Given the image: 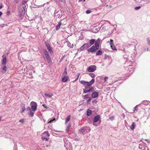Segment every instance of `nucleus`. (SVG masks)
Instances as JSON below:
<instances>
[{"label":"nucleus","mask_w":150,"mask_h":150,"mask_svg":"<svg viewBox=\"0 0 150 150\" xmlns=\"http://www.w3.org/2000/svg\"><path fill=\"white\" fill-rule=\"evenodd\" d=\"M91 129L88 127H83L79 130V132L81 134L84 135L87 132L90 131Z\"/></svg>","instance_id":"f257e3e1"},{"label":"nucleus","mask_w":150,"mask_h":150,"mask_svg":"<svg viewBox=\"0 0 150 150\" xmlns=\"http://www.w3.org/2000/svg\"><path fill=\"white\" fill-rule=\"evenodd\" d=\"M94 82L95 79H92L89 82L82 80L80 81V83L84 86L86 88H87L88 86L91 85L94 83Z\"/></svg>","instance_id":"f03ea898"},{"label":"nucleus","mask_w":150,"mask_h":150,"mask_svg":"<svg viewBox=\"0 0 150 150\" xmlns=\"http://www.w3.org/2000/svg\"><path fill=\"white\" fill-rule=\"evenodd\" d=\"M31 106V108L32 110L35 111L36 110L37 105V103L34 102L32 101L30 103Z\"/></svg>","instance_id":"7ed1b4c3"},{"label":"nucleus","mask_w":150,"mask_h":150,"mask_svg":"<svg viewBox=\"0 0 150 150\" xmlns=\"http://www.w3.org/2000/svg\"><path fill=\"white\" fill-rule=\"evenodd\" d=\"M91 46L89 43L84 44L80 48L81 51L85 49H86Z\"/></svg>","instance_id":"20e7f679"},{"label":"nucleus","mask_w":150,"mask_h":150,"mask_svg":"<svg viewBox=\"0 0 150 150\" xmlns=\"http://www.w3.org/2000/svg\"><path fill=\"white\" fill-rule=\"evenodd\" d=\"M96 69V67L94 65H91L89 66L87 70L89 72H93L95 71Z\"/></svg>","instance_id":"39448f33"},{"label":"nucleus","mask_w":150,"mask_h":150,"mask_svg":"<svg viewBox=\"0 0 150 150\" xmlns=\"http://www.w3.org/2000/svg\"><path fill=\"white\" fill-rule=\"evenodd\" d=\"M113 40L111 39L110 40V47L112 50H117V49L115 47L113 43Z\"/></svg>","instance_id":"423d86ee"},{"label":"nucleus","mask_w":150,"mask_h":150,"mask_svg":"<svg viewBox=\"0 0 150 150\" xmlns=\"http://www.w3.org/2000/svg\"><path fill=\"white\" fill-rule=\"evenodd\" d=\"M95 47L94 46H93L91 47L90 48H89L87 50V51L88 52H93L95 51L96 50V49H95Z\"/></svg>","instance_id":"0eeeda50"},{"label":"nucleus","mask_w":150,"mask_h":150,"mask_svg":"<svg viewBox=\"0 0 150 150\" xmlns=\"http://www.w3.org/2000/svg\"><path fill=\"white\" fill-rule=\"evenodd\" d=\"M98 94L97 92H94L91 94V97L92 98H94L98 96Z\"/></svg>","instance_id":"6e6552de"},{"label":"nucleus","mask_w":150,"mask_h":150,"mask_svg":"<svg viewBox=\"0 0 150 150\" xmlns=\"http://www.w3.org/2000/svg\"><path fill=\"white\" fill-rule=\"evenodd\" d=\"M45 96L48 98H50L53 95V94L50 92H48L45 93Z\"/></svg>","instance_id":"1a4fd4ad"},{"label":"nucleus","mask_w":150,"mask_h":150,"mask_svg":"<svg viewBox=\"0 0 150 150\" xmlns=\"http://www.w3.org/2000/svg\"><path fill=\"white\" fill-rule=\"evenodd\" d=\"M100 118V116L99 115H98L95 117L93 118V122H96L99 120Z\"/></svg>","instance_id":"9d476101"},{"label":"nucleus","mask_w":150,"mask_h":150,"mask_svg":"<svg viewBox=\"0 0 150 150\" xmlns=\"http://www.w3.org/2000/svg\"><path fill=\"white\" fill-rule=\"evenodd\" d=\"M50 136L49 133L47 132H45L42 134V136L45 137H48Z\"/></svg>","instance_id":"9b49d317"},{"label":"nucleus","mask_w":150,"mask_h":150,"mask_svg":"<svg viewBox=\"0 0 150 150\" xmlns=\"http://www.w3.org/2000/svg\"><path fill=\"white\" fill-rule=\"evenodd\" d=\"M68 77L67 76H64L62 78V81L63 82H67L68 79Z\"/></svg>","instance_id":"f8f14e48"},{"label":"nucleus","mask_w":150,"mask_h":150,"mask_svg":"<svg viewBox=\"0 0 150 150\" xmlns=\"http://www.w3.org/2000/svg\"><path fill=\"white\" fill-rule=\"evenodd\" d=\"M6 57H5L2 59V64L3 65H5L6 63Z\"/></svg>","instance_id":"ddd939ff"},{"label":"nucleus","mask_w":150,"mask_h":150,"mask_svg":"<svg viewBox=\"0 0 150 150\" xmlns=\"http://www.w3.org/2000/svg\"><path fill=\"white\" fill-rule=\"evenodd\" d=\"M45 56V57L46 59L47 60L48 63H50L51 61V60L50 57L49 56V55H47Z\"/></svg>","instance_id":"4468645a"},{"label":"nucleus","mask_w":150,"mask_h":150,"mask_svg":"<svg viewBox=\"0 0 150 150\" xmlns=\"http://www.w3.org/2000/svg\"><path fill=\"white\" fill-rule=\"evenodd\" d=\"M7 71L6 67V66H4L3 69L1 71V72L3 73H5Z\"/></svg>","instance_id":"2eb2a0df"},{"label":"nucleus","mask_w":150,"mask_h":150,"mask_svg":"<svg viewBox=\"0 0 150 150\" xmlns=\"http://www.w3.org/2000/svg\"><path fill=\"white\" fill-rule=\"evenodd\" d=\"M136 126L134 122H133L132 125L130 127V128L132 130H133Z\"/></svg>","instance_id":"dca6fc26"},{"label":"nucleus","mask_w":150,"mask_h":150,"mask_svg":"<svg viewBox=\"0 0 150 150\" xmlns=\"http://www.w3.org/2000/svg\"><path fill=\"white\" fill-rule=\"evenodd\" d=\"M92 113V111L90 110H88L87 111V115L88 116H90Z\"/></svg>","instance_id":"f3484780"},{"label":"nucleus","mask_w":150,"mask_h":150,"mask_svg":"<svg viewBox=\"0 0 150 150\" xmlns=\"http://www.w3.org/2000/svg\"><path fill=\"white\" fill-rule=\"evenodd\" d=\"M95 49L98 50L99 49V44L98 42H96L95 44Z\"/></svg>","instance_id":"a211bd4d"},{"label":"nucleus","mask_w":150,"mask_h":150,"mask_svg":"<svg viewBox=\"0 0 150 150\" xmlns=\"http://www.w3.org/2000/svg\"><path fill=\"white\" fill-rule=\"evenodd\" d=\"M70 117L71 116L70 115L67 116L65 120V123L67 124L69 121Z\"/></svg>","instance_id":"6ab92c4d"},{"label":"nucleus","mask_w":150,"mask_h":150,"mask_svg":"<svg viewBox=\"0 0 150 150\" xmlns=\"http://www.w3.org/2000/svg\"><path fill=\"white\" fill-rule=\"evenodd\" d=\"M61 25V23L59 22L58 25L56 26V29L57 30H58L60 28V27Z\"/></svg>","instance_id":"aec40b11"},{"label":"nucleus","mask_w":150,"mask_h":150,"mask_svg":"<svg viewBox=\"0 0 150 150\" xmlns=\"http://www.w3.org/2000/svg\"><path fill=\"white\" fill-rule=\"evenodd\" d=\"M47 137H45L44 136H42L41 137L42 139L43 140H45L46 141H48L49 140V138H47Z\"/></svg>","instance_id":"412c9836"},{"label":"nucleus","mask_w":150,"mask_h":150,"mask_svg":"<svg viewBox=\"0 0 150 150\" xmlns=\"http://www.w3.org/2000/svg\"><path fill=\"white\" fill-rule=\"evenodd\" d=\"M95 41V40L94 39H91L90 41V44L91 45V46L94 44V42Z\"/></svg>","instance_id":"4be33fe9"},{"label":"nucleus","mask_w":150,"mask_h":150,"mask_svg":"<svg viewBox=\"0 0 150 150\" xmlns=\"http://www.w3.org/2000/svg\"><path fill=\"white\" fill-rule=\"evenodd\" d=\"M102 52L100 50L98 51L96 53V55H100L102 54Z\"/></svg>","instance_id":"5701e85b"},{"label":"nucleus","mask_w":150,"mask_h":150,"mask_svg":"<svg viewBox=\"0 0 150 150\" xmlns=\"http://www.w3.org/2000/svg\"><path fill=\"white\" fill-rule=\"evenodd\" d=\"M71 125L70 124L69 125L67 126V128L66 129V131L67 132H69V129H70V127H71Z\"/></svg>","instance_id":"b1692460"},{"label":"nucleus","mask_w":150,"mask_h":150,"mask_svg":"<svg viewBox=\"0 0 150 150\" xmlns=\"http://www.w3.org/2000/svg\"><path fill=\"white\" fill-rule=\"evenodd\" d=\"M67 72L66 71V68L65 69L64 71V72H63L62 75L63 76H67Z\"/></svg>","instance_id":"393cba45"},{"label":"nucleus","mask_w":150,"mask_h":150,"mask_svg":"<svg viewBox=\"0 0 150 150\" xmlns=\"http://www.w3.org/2000/svg\"><path fill=\"white\" fill-rule=\"evenodd\" d=\"M89 95H88V94L85 95L83 96V99L88 98H89Z\"/></svg>","instance_id":"a878e982"},{"label":"nucleus","mask_w":150,"mask_h":150,"mask_svg":"<svg viewBox=\"0 0 150 150\" xmlns=\"http://www.w3.org/2000/svg\"><path fill=\"white\" fill-rule=\"evenodd\" d=\"M94 87H92L90 88L89 90H88L89 92L93 91H94Z\"/></svg>","instance_id":"bb28decb"},{"label":"nucleus","mask_w":150,"mask_h":150,"mask_svg":"<svg viewBox=\"0 0 150 150\" xmlns=\"http://www.w3.org/2000/svg\"><path fill=\"white\" fill-rule=\"evenodd\" d=\"M44 52L45 56L49 55V54L46 50H44Z\"/></svg>","instance_id":"cd10ccee"},{"label":"nucleus","mask_w":150,"mask_h":150,"mask_svg":"<svg viewBox=\"0 0 150 150\" xmlns=\"http://www.w3.org/2000/svg\"><path fill=\"white\" fill-rule=\"evenodd\" d=\"M47 49L49 51L51 52H52V51L51 49V47L50 45H48L47 47Z\"/></svg>","instance_id":"c85d7f7f"},{"label":"nucleus","mask_w":150,"mask_h":150,"mask_svg":"<svg viewBox=\"0 0 150 150\" xmlns=\"http://www.w3.org/2000/svg\"><path fill=\"white\" fill-rule=\"evenodd\" d=\"M89 75L92 78H94L95 76V75L93 73L89 74Z\"/></svg>","instance_id":"c756f323"},{"label":"nucleus","mask_w":150,"mask_h":150,"mask_svg":"<svg viewBox=\"0 0 150 150\" xmlns=\"http://www.w3.org/2000/svg\"><path fill=\"white\" fill-rule=\"evenodd\" d=\"M25 110V107L24 106H23L22 107V110L21 111V112L22 113Z\"/></svg>","instance_id":"7c9ffc66"},{"label":"nucleus","mask_w":150,"mask_h":150,"mask_svg":"<svg viewBox=\"0 0 150 150\" xmlns=\"http://www.w3.org/2000/svg\"><path fill=\"white\" fill-rule=\"evenodd\" d=\"M91 100H92V98L90 97H89L88 98V99L87 100V103H89V102Z\"/></svg>","instance_id":"2f4dec72"},{"label":"nucleus","mask_w":150,"mask_h":150,"mask_svg":"<svg viewBox=\"0 0 150 150\" xmlns=\"http://www.w3.org/2000/svg\"><path fill=\"white\" fill-rule=\"evenodd\" d=\"M34 115V113L32 112H30L29 114V115L31 117H33Z\"/></svg>","instance_id":"473e14b6"},{"label":"nucleus","mask_w":150,"mask_h":150,"mask_svg":"<svg viewBox=\"0 0 150 150\" xmlns=\"http://www.w3.org/2000/svg\"><path fill=\"white\" fill-rule=\"evenodd\" d=\"M141 8L140 6H138L135 8V9L136 10H138Z\"/></svg>","instance_id":"72a5a7b5"},{"label":"nucleus","mask_w":150,"mask_h":150,"mask_svg":"<svg viewBox=\"0 0 150 150\" xmlns=\"http://www.w3.org/2000/svg\"><path fill=\"white\" fill-rule=\"evenodd\" d=\"M100 30V28H95V30H96L95 32H98Z\"/></svg>","instance_id":"f704fd0d"},{"label":"nucleus","mask_w":150,"mask_h":150,"mask_svg":"<svg viewBox=\"0 0 150 150\" xmlns=\"http://www.w3.org/2000/svg\"><path fill=\"white\" fill-rule=\"evenodd\" d=\"M91 11L89 10H88L86 11V13L87 14L89 13H91Z\"/></svg>","instance_id":"c9c22d12"},{"label":"nucleus","mask_w":150,"mask_h":150,"mask_svg":"<svg viewBox=\"0 0 150 150\" xmlns=\"http://www.w3.org/2000/svg\"><path fill=\"white\" fill-rule=\"evenodd\" d=\"M108 77H105L104 79V80L105 81V82H106L107 80H108Z\"/></svg>","instance_id":"e433bc0d"},{"label":"nucleus","mask_w":150,"mask_h":150,"mask_svg":"<svg viewBox=\"0 0 150 150\" xmlns=\"http://www.w3.org/2000/svg\"><path fill=\"white\" fill-rule=\"evenodd\" d=\"M88 92H89L88 90H84L83 91V93H87Z\"/></svg>","instance_id":"4c0bfd02"},{"label":"nucleus","mask_w":150,"mask_h":150,"mask_svg":"<svg viewBox=\"0 0 150 150\" xmlns=\"http://www.w3.org/2000/svg\"><path fill=\"white\" fill-rule=\"evenodd\" d=\"M19 122L23 123L24 122V120L23 119H21L19 121Z\"/></svg>","instance_id":"58836bf2"},{"label":"nucleus","mask_w":150,"mask_h":150,"mask_svg":"<svg viewBox=\"0 0 150 150\" xmlns=\"http://www.w3.org/2000/svg\"><path fill=\"white\" fill-rule=\"evenodd\" d=\"M80 75V73H78V76H77V79H76V80H78V78H79V76Z\"/></svg>","instance_id":"ea45409f"},{"label":"nucleus","mask_w":150,"mask_h":150,"mask_svg":"<svg viewBox=\"0 0 150 150\" xmlns=\"http://www.w3.org/2000/svg\"><path fill=\"white\" fill-rule=\"evenodd\" d=\"M100 123H99L98 125H96L95 123H93V125L95 126H97Z\"/></svg>","instance_id":"a19ab883"},{"label":"nucleus","mask_w":150,"mask_h":150,"mask_svg":"<svg viewBox=\"0 0 150 150\" xmlns=\"http://www.w3.org/2000/svg\"><path fill=\"white\" fill-rule=\"evenodd\" d=\"M53 120H51L48 123H51Z\"/></svg>","instance_id":"79ce46f5"},{"label":"nucleus","mask_w":150,"mask_h":150,"mask_svg":"<svg viewBox=\"0 0 150 150\" xmlns=\"http://www.w3.org/2000/svg\"><path fill=\"white\" fill-rule=\"evenodd\" d=\"M15 1L16 3H18L19 2L18 0H15Z\"/></svg>","instance_id":"37998d69"},{"label":"nucleus","mask_w":150,"mask_h":150,"mask_svg":"<svg viewBox=\"0 0 150 150\" xmlns=\"http://www.w3.org/2000/svg\"><path fill=\"white\" fill-rule=\"evenodd\" d=\"M2 12L0 11V16H1L2 15Z\"/></svg>","instance_id":"c03bdc74"},{"label":"nucleus","mask_w":150,"mask_h":150,"mask_svg":"<svg viewBox=\"0 0 150 150\" xmlns=\"http://www.w3.org/2000/svg\"><path fill=\"white\" fill-rule=\"evenodd\" d=\"M23 9L25 11V9L26 6H23Z\"/></svg>","instance_id":"a18cd8bd"},{"label":"nucleus","mask_w":150,"mask_h":150,"mask_svg":"<svg viewBox=\"0 0 150 150\" xmlns=\"http://www.w3.org/2000/svg\"><path fill=\"white\" fill-rule=\"evenodd\" d=\"M25 2H25V1H23V2L22 4H23V5H24V4H25Z\"/></svg>","instance_id":"49530a36"},{"label":"nucleus","mask_w":150,"mask_h":150,"mask_svg":"<svg viewBox=\"0 0 150 150\" xmlns=\"http://www.w3.org/2000/svg\"><path fill=\"white\" fill-rule=\"evenodd\" d=\"M64 56H63V57L60 60H62V59L64 58Z\"/></svg>","instance_id":"de8ad7c7"},{"label":"nucleus","mask_w":150,"mask_h":150,"mask_svg":"<svg viewBox=\"0 0 150 150\" xmlns=\"http://www.w3.org/2000/svg\"><path fill=\"white\" fill-rule=\"evenodd\" d=\"M2 7V5H1V6H0V8H1Z\"/></svg>","instance_id":"09e8293b"},{"label":"nucleus","mask_w":150,"mask_h":150,"mask_svg":"<svg viewBox=\"0 0 150 150\" xmlns=\"http://www.w3.org/2000/svg\"><path fill=\"white\" fill-rule=\"evenodd\" d=\"M60 2H62V0H59Z\"/></svg>","instance_id":"8fccbe9b"},{"label":"nucleus","mask_w":150,"mask_h":150,"mask_svg":"<svg viewBox=\"0 0 150 150\" xmlns=\"http://www.w3.org/2000/svg\"><path fill=\"white\" fill-rule=\"evenodd\" d=\"M46 45L47 47L48 46V45H49V44H46Z\"/></svg>","instance_id":"3c124183"},{"label":"nucleus","mask_w":150,"mask_h":150,"mask_svg":"<svg viewBox=\"0 0 150 150\" xmlns=\"http://www.w3.org/2000/svg\"><path fill=\"white\" fill-rule=\"evenodd\" d=\"M136 106H135V107H134V109H136Z\"/></svg>","instance_id":"603ef678"},{"label":"nucleus","mask_w":150,"mask_h":150,"mask_svg":"<svg viewBox=\"0 0 150 150\" xmlns=\"http://www.w3.org/2000/svg\"><path fill=\"white\" fill-rule=\"evenodd\" d=\"M43 106H44V107H45V105H43Z\"/></svg>","instance_id":"864d4df0"},{"label":"nucleus","mask_w":150,"mask_h":150,"mask_svg":"<svg viewBox=\"0 0 150 150\" xmlns=\"http://www.w3.org/2000/svg\"><path fill=\"white\" fill-rule=\"evenodd\" d=\"M46 146H48V145H46Z\"/></svg>","instance_id":"5fc2aeb1"},{"label":"nucleus","mask_w":150,"mask_h":150,"mask_svg":"<svg viewBox=\"0 0 150 150\" xmlns=\"http://www.w3.org/2000/svg\"><path fill=\"white\" fill-rule=\"evenodd\" d=\"M1 120V118H0V121Z\"/></svg>","instance_id":"6e6d98bb"},{"label":"nucleus","mask_w":150,"mask_h":150,"mask_svg":"<svg viewBox=\"0 0 150 150\" xmlns=\"http://www.w3.org/2000/svg\"><path fill=\"white\" fill-rule=\"evenodd\" d=\"M28 108H29V109H30V108L29 107H28Z\"/></svg>","instance_id":"4d7b16f0"},{"label":"nucleus","mask_w":150,"mask_h":150,"mask_svg":"<svg viewBox=\"0 0 150 150\" xmlns=\"http://www.w3.org/2000/svg\"><path fill=\"white\" fill-rule=\"evenodd\" d=\"M75 140H77L76 139H75Z\"/></svg>","instance_id":"13d9d810"},{"label":"nucleus","mask_w":150,"mask_h":150,"mask_svg":"<svg viewBox=\"0 0 150 150\" xmlns=\"http://www.w3.org/2000/svg\"><path fill=\"white\" fill-rule=\"evenodd\" d=\"M75 140H77L76 139H75Z\"/></svg>","instance_id":"bf43d9fd"}]
</instances>
